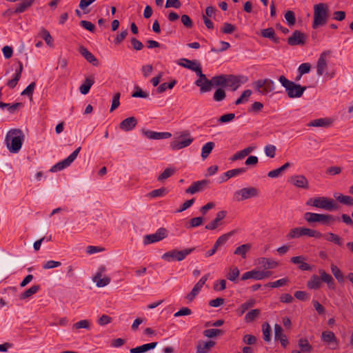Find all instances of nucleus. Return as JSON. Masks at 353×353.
Masks as SVG:
<instances>
[{
    "instance_id": "23",
    "label": "nucleus",
    "mask_w": 353,
    "mask_h": 353,
    "mask_svg": "<svg viewBox=\"0 0 353 353\" xmlns=\"http://www.w3.org/2000/svg\"><path fill=\"white\" fill-rule=\"evenodd\" d=\"M22 71H23V64L21 61H19V68L16 70L14 77L7 82V85L10 89H13L17 86L19 81L21 79Z\"/></svg>"
},
{
    "instance_id": "11",
    "label": "nucleus",
    "mask_w": 353,
    "mask_h": 353,
    "mask_svg": "<svg viewBox=\"0 0 353 353\" xmlns=\"http://www.w3.org/2000/svg\"><path fill=\"white\" fill-rule=\"evenodd\" d=\"M168 236V230L165 228H160L154 234H147L143 237V243L148 245L159 242Z\"/></svg>"
},
{
    "instance_id": "33",
    "label": "nucleus",
    "mask_w": 353,
    "mask_h": 353,
    "mask_svg": "<svg viewBox=\"0 0 353 353\" xmlns=\"http://www.w3.org/2000/svg\"><path fill=\"white\" fill-rule=\"evenodd\" d=\"M199 63L196 60H189L185 58H182L178 61V64L185 68L193 70L195 66Z\"/></svg>"
},
{
    "instance_id": "50",
    "label": "nucleus",
    "mask_w": 353,
    "mask_h": 353,
    "mask_svg": "<svg viewBox=\"0 0 353 353\" xmlns=\"http://www.w3.org/2000/svg\"><path fill=\"white\" fill-rule=\"evenodd\" d=\"M255 304V301L254 299H250L245 303L241 304L240 307L238 308L237 312L239 315L243 314L249 308L252 307Z\"/></svg>"
},
{
    "instance_id": "10",
    "label": "nucleus",
    "mask_w": 353,
    "mask_h": 353,
    "mask_svg": "<svg viewBox=\"0 0 353 353\" xmlns=\"http://www.w3.org/2000/svg\"><path fill=\"white\" fill-rule=\"evenodd\" d=\"M259 190L254 187L243 188L234 194L237 201H242L252 197L258 196Z\"/></svg>"
},
{
    "instance_id": "58",
    "label": "nucleus",
    "mask_w": 353,
    "mask_h": 353,
    "mask_svg": "<svg viewBox=\"0 0 353 353\" xmlns=\"http://www.w3.org/2000/svg\"><path fill=\"white\" fill-rule=\"evenodd\" d=\"M236 27L234 25L225 22L223 24L221 31L223 34H232L236 30Z\"/></svg>"
},
{
    "instance_id": "30",
    "label": "nucleus",
    "mask_w": 353,
    "mask_h": 353,
    "mask_svg": "<svg viewBox=\"0 0 353 353\" xmlns=\"http://www.w3.org/2000/svg\"><path fill=\"white\" fill-rule=\"evenodd\" d=\"M332 123L330 119L321 118L311 121L307 126L310 127H329Z\"/></svg>"
},
{
    "instance_id": "61",
    "label": "nucleus",
    "mask_w": 353,
    "mask_h": 353,
    "mask_svg": "<svg viewBox=\"0 0 353 353\" xmlns=\"http://www.w3.org/2000/svg\"><path fill=\"white\" fill-rule=\"evenodd\" d=\"M167 193V190L165 188L156 189L149 192L148 196L151 198L160 197L164 196Z\"/></svg>"
},
{
    "instance_id": "53",
    "label": "nucleus",
    "mask_w": 353,
    "mask_h": 353,
    "mask_svg": "<svg viewBox=\"0 0 353 353\" xmlns=\"http://www.w3.org/2000/svg\"><path fill=\"white\" fill-rule=\"evenodd\" d=\"M263 328V338L266 342H269L271 340V327L270 325L265 322L262 325Z\"/></svg>"
},
{
    "instance_id": "39",
    "label": "nucleus",
    "mask_w": 353,
    "mask_h": 353,
    "mask_svg": "<svg viewBox=\"0 0 353 353\" xmlns=\"http://www.w3.org/2000/svg\"><path fill=\"white\" fill-rule=\"evenodd\" d=\"M215 146V143L214 142H208L206 143L201 149V157L203 159H205L208 157L210 154L212 152V150Z\"/></svg>"
},
{
    "instance_id": "59",
    "label": "nucleus",
    "mask_w": 353,
    "mask_h": 353,
    "mask_svg": "<svg viewBox=\"0 0 353 353\" xmlns=\"http://www.w3.org/2000/svg\"><path fill=\"white\" fill-rule=\"evenodd\" d=\"M176 83V80H173L170 83H163L157 88V92L162 93L167 89H172Z\"/></svg>"
},
{
    "instance_id": "51",
    "label": "nucleus",
    "mask_w": 353,
    "mask_h": 353,
    "mask_svg": "<svg viewBox=\"0 0 353 353\" xmlns=\"http://www.w3.org/2000/svg\"><path fill=\"white\" fill-rule=\"evenodd\" d=\"M203 286L199 285L198 283H196V285L194 286L191 292L187 294L186 299L189 301H192L196 297V296L199 293V292L201 290Z\"/></svg>"
},
{
    "instance_id": "17",
    "label": "nucleus",
    "mask_w": 353,
    "mask_h": 353,
    "mask_svg": "<svg viewBox=\"0 0 353 353\" xmlns=\"http://www.w3.org/2000/svg\"><path fill=\"white\" fill-rule=\"evenodd\" d=\"M306 258L303 256H293L290 259V262L298 265V268L302 271H310L312 270V266L305 263Z\"/></svg>"
},
{
    "instance_id": "54",
    "label": "nucleus",
    "mask_w": 353,
    "mask_h": 353,
    "mask_svg": "<svg viewBox=\"0 0 353 353\" xmlns=\"http://www.w3.org/2000/svg\"><path fill=\"white\" fill-rule=\"evenodd\" d=\"M289 282L290 281H289L288 278L285 277V278L279 279L274 282H270V283H267L265 285L271 287V288H279V287L288 285L289 283Z\"/></svg>"
},
{
    "instance_id": "63",
    "label": "nucleus",
    "mask_w": 353,
    "mask_h": 353,
    "mask_svg": "<svg viewBox=\"0 0 353 353\" xmlns=\"http://www.w3.org/2000/svg\"><path fill=\"white\" fill-rule=\"evenodd\" d=\"M251 94L252 91L250 90H244L241 97L235 101V104L239 105L245 101H247Z\"/></svg>"
},
{
    "instance_id": "13",
    "label": "nucleus",
    "mask_w": 353,
    "mask_h": 353,
    "mask_svg": "<svg viewBox=\"0 0 353 353\" xmlns=\"http://www.w3.org/2000/svg\"><path fill=\"white\" fill-rule=\"evenodd\" d=\"M210 181L203 179L194 182L188 188L185 190L187 194H195L196 192L202 191L205 187L210 184Z\"/></svg>"
},
{
    "instance_id": "1",
    "label": "nucleus",
    "mask_w": 353,
    "mask_h": 353,
    "mask_svg": "<svg viewBox=\"0 0 353 353\" xmlns=\"http://www.w3.org/2000/svg\"><path fill=\"white\" fill-rule=\"evenodd\" d=\"M24 135L20 129H12L7 133L6 143L10 152H18L22 145Z\"/></svg>"
},
{
    "instance_id": "60",
    "label": "nucleus",
    "mask_w": 353,
    "mask_h": 353,
    "mask_svg": "<svg viewBox=\"0 0 353 353\" xmlns=\"http://www.w3.org/2000/svg\"><path fill=\"white\" fill-rule=\"evenodd\" d=\"M40 35L45 40L47 45L49 46H52L53 39L47 30L43 28L40 32Z\"/></svg>"
},
{
    "instance_id": "15",
    "label": "nucleus",
    "mask_w": 353,
    "mask_h": 353,
    "mask_svg": "<svg viewBox=\"0 0 353 353\" xmlns=\"http://www.w3.org/2000/svg\"><path fill=\"white\" fill-rule=\"evenodd\" d=\"M226 214L227 212L225 210L218 212L215 219L205 225V229L208 230L216 229L219 225H222L221 221L225 217Z\"/></svg>"
},
{
    "instance_id": "45",
    "label": "nucleus",
    "mask_w": 353,
    "mask_h": 353,
    "mask_svg": "<svg viewBox=\"0 0 353 353\" xmlns=\"http://www.w3.org/2000/svg\"><path fill=\"white\" fill-rule=\"evenodd\" d=\"M224 331L221 329H208L203 331V335L208 338H214L216 336L223 335Z\"/></svg>"
},
{
    "instance_id": "19",
    "label": "nucleus",
    "mask_w": 353,
    "mask_h": 353,
    "mask_svg": "<svg viewBox=\"0 0 353 353\" xmlns=\"http://www.w3.org/2000/svg\"><path fill=\"white\" fill-rule=\"evenodd\" d=\"M143 134L150 139H165L171 137L170 132H157L149 130H143Z\"/></svg>"
},
{
    "instance_id": "62",
    "label": "nucleus",
    "mask_w": 353,
    "mask_h": 353,
    "mask_svg": "<svg viewBox=\"0 0 353 353\" xmlns=\"http://www.w3.org/2000/svg\"><path fill=\"white\" fill-rule=\"evenodd\" d=\"M226 97L225 92L222 88H218L216 90L213 99L215 101H223Z\"/></svg>"
},
{
    "instance_id": "46",
    "label": "nucleus",
    "mask_w": 353,
    "mask_h": 353,
    "mask_svg": "<svg viewBox=\"0 0 353 353\" xmlns=\"http://www.w3.org/2000/svg\"><path fill=\"white\" fill-rule=\"evenodd\" d=\"M260 314V310L254 309L248 312L245 316V321L246 323H251L259 317Z\"/></svg>"
},
{
    "instance_id": "41",
    "label": "nucleus",
    "mask_w": 353,
    "mask_h": 353,
    "mask_svg": "<svg viewBox=\"0 0 353 353\" xmlns=\"http://www.w3.org/2000/svg\"><path fill=\"white\" fill-rule=\"evenodd\" d=\"M251 245L249 243L243 244L236 248L234 252V254L240 255L243 259L246 258V253L250 250Z\"/></svg>"
},
{
    "instance_id": "22",
    "label": "nucleus",
    "mask_w": 353,
    "mask_h": 353,
    "mask_svg": "<svg viewBox=\"0 0 353 353\" xmlns=\"http://www.w3.org/2000/svg\"><path fill=\"white\" fill-rule=\"evenodd\" d=\"M329 52H323L321 54L316 64V73L319 76L323 75L325 70L327 68V61H326V54H327Z\"/></svg>"
},
{
    "instance_id": "37",
    "label": "nucleus",
    "mask_w": 353,
    "mask_h": 353,
    "mask_svg": "<svg viewBox=\"0 0 353 353\" xmlns=\"http://www.w3.org/2000/svg\"><path fill=\"white\" fill-rule=\"evenodd\" d=\"M321 284V282L320 277L317 275L314 274L310 277V280L307 282V287L309 289L317 290L320 288Z\"/></svg>"
},
{
    "instance_id": "21",
    "label": "nucleus",
    "mask_w": 353,
    "mask_h": 353,
    "mask_svg": "<svg viewBox=\"0 0 353 353\" xmlns=\"http://www.w3.org/2000/svg\"><path fill=\"white\" fill-rule=\"evenodd\" d=\"M79 52L88 62L92 63L94 66L99 65L98 59L84 46H81L79 48Z\"/></svg>"
},
{
    "instance_id": "57",
    "label": "nucleus",
    "mask_w": 353,
    "mask_h": 353,
    "mask_svg": "<svg viewBox=\"0 0 353 353\" xmlns=\"http://www.w3.org/2000/svg\"><path fill=\"white\" fill-rule=\"evenodd\" d=\"M274 89V81L271 79H265V84L263 88L261 90L262 94H267L273 91Z\"/></svg>"
},
{
    "instance_id": "24",
    "label": "nucleus",
    "mask_w": 353,
    "mask_h": 353,
    "mask_svg": "<svg viewBox=\"0 0 353 353\" xmlns=\"http://www.w3.org/2000/svg\"><path fill=\"white\" fill-rule=\"evenodd\" d=\"M94 83V77L90 75L86 77L83 83L79 87V91L82 94H87L92 85Z\"/></svg>"
},
{
    "instance_id": "43",
    "label": "nucleus",
    "mask_w": 353,
    "mask_h": 353,
    "mask_svg": "<svg viewBox=\"0 0 353 353\" xmlns=\"http://www.w3.org/2000/svg\"><path fill=\"white\" fill-rule=\"evenodd\" d=\"M227 74H221L219 76H215L212 79V85H220L222 87L226 86V80H227Z\"/></svg>"
},
{
    "instance_id": "18",
    "label": "nucleus",
    "mask_w": 353,
    "mask_h": 353,
    "mask_svg": "<svg viewBox=\"0 0 353 353\" xmlns=\"http://www.w3.org/2000/svg\"><path fill=\"white\" fill-rule=\"evenodd\" d=\"M137 124V119L134 117H130L123 120L119 123V128L125 132L134 129Z\"/></svg>"
},
{
    "instance_id": "8",
    "label": "nucleus",
    "mask_w": 353,
    "mask_h": 353,
    "mask_svg": "<svg viewBox=\"0 0 353 353\" xmlns=\"http://www.w3.org/2000/svg\"><path fill=\"white\" fill-rule=\"evenodd\" d=\"M195 250L194 248H187L183 250H172L171 251L164 253L162 256V259L167 261H181L185 257L192 253Z\"/></svg>"
},
{
    "instance_id": "40",
    "label": "nucleus",
    "mask_w": 353,
    "mask_h": 353,
    "mask_svg": "<svg viewBox=\"0 0 353 353\" xmlns=\"http://www.w3.org/2000/svg\"><path fill=\"white\" fill-rule=\"evenodd\" d=\"M251 279L254 280H260V271L252 270L251 271L246 272L242 275L241 278L242 281Z\"/></svg>"
},
{
    "instance_id": "12",
    "label": "nucleus",
    "mask_w": 353,
    "mask_h": 353,
    "mask_svg": "<svg viewBox=\"0 0 353 353\" xmlns=\"http://www.w3.org/2000/svg\"><path fill=\"white\" fill-rule=\"evenodd\" d=\"M307 35L300 30H294L290 37L288 38V43L289 46H304L306 43Z\"/></svg>"
},
{
    "instance_id": "48",
    "label": "nucleus",
    "mask_w": 353,
    "mask_h": 353,
    "mask_svg": "<svg viewBox=\"0 0 353 353\" xmlns=\"http://www.w3.org/2000/svg\"><path fill=\"white\" fill-rule=\"evenodd\" d=\"M321 339L324 342L332 343L334 342L336 343L337 339L334 332L331 331H325L322 332Z\"/></svg>"
},
{
    "instance_id": "7",
    "label": "nucleus",
    "mask_w": 353,
    "mask_h": 353,
    "mask_svg": "<svg viewBox=\"0 0 353 353\" xmlns=\"http://www.w3.org/2000/svg\"><path fill=\"white\" fill-rule=\"evenodd\" d=\"M194 141L188 130L180 132L178 138L170 142V147L173 150H178L190 145Z\"/></svg>"
},
{
    "instance_id": "32",
    "label": "nucleus",
    "mask_w": 353,
    "mask_h": 353,
    "mask_svg": "<svg viewBox=\"0 0 353 353\" xmlns=\"http://www.w3.org/2000/svg\"><path fill=\"white\" fill-rule=\"evenodd\" d=\"M214 345L215 342L213 341L199 343L196 347V351L199 353H208Z\"/></svg>"
},
{
    "instance_id": "55",
    "label": "nucleus",
    "mask_w": 353,
    "mask_h": 353,
    "mask_svg": "<svg viewBox=\"0 0 353 353\" xmlns=\"http://www.w3.org/2000/svg\"><path fill=\"white\" fill-rule=\"evenodd\" d=\"M299 346L301 348V351L303 352H310L312 347L309 343L307 339H301L299 340Z\"/></svg>"
},
{
    "instance_id": "44",
    "label": "nucleus",
    "mask_w": 353,
    "mask_h": 353,
    "mask_svg": "<svg viewBox=\"0 0 353 353\" xmlns=\"http://www.w3.org/2000/svg\"><path fill=\"white\" fill-rule=\"evenodd\" d=\"M240 272L237 267L230 268L226 277L228 280L236 283Z\"/></svg>"
},
{
    "instance_id": "16",
    "label": "nucleus",
    "mask_w": 353,
    "mask_h": 353,
    "mask_svg": "<svg viewBox=\"0 0 353 353\" xmlns=\"http://www.w3.org/2000/svg\"><path fill=\"white\" fill-rule=\"evenodd\" d=\"M289 182L296 187L303 189L309 188V183L306 177L303 175H295L290 177Z\"/></svg>"
},
{
    "instance_id": "3",
    "label": "nucleus",
    "mask_w": 353,
    "mask_h": 353,
    "mask_svg": "<svg viewBox=\"0 0 353 353\" xmlns=\"http://www.w3.org/2000/svg\"><path fill=\"white\" fill-rule=\"evenodd\" d=\"M279 82L285 88V92L290 98H299L307 89L306 86H301L295 82L288 80L285 76L281 75L279 78Z\"/></svg>"
},
{
    "instance_id": "47",
    "label": "nucleus",
    "mask_w": 353,
    "mask_h": 353,
    "mask_svg": "<svg viewBox=\"0 0 353 353\" xmlns=\"http://www.w3.org/2000/svg\"><path fill=\"white\" fill-rule=\"evenodd\" d=\"M331 272L336 278V279L339 282L342 283L344 281V276L341 270L334 264L331 265Z\"/></svg>"
},
{
    "instance_id": "56",
    "label": "nucleus",
    "mask_w": 353,
    "mask_h": 353,
    "mask_svg": "<svg viewBox=\"0 0 353 353\" xmlns=\"http://www.w3.org/2000/svg\"><path fill=\"white\" fill-rule=\"evenodd\" d=\"M285 19L290 27L294 26L296 23L295 14L292 10H288L285 14Z\"/></svg>"
},
{
    "instance_id": "52",
    "label": "nucleus",
    "mask_w": 353,
    "mask_h": 353,
    "mask_svg": "<svg viewBox=\"0 0 353 353\" xmlns=\"http://www.w3.org/2000/svg\"><path fill=\"white\" fill-rule=\"evenodd\" d=\"M174 168H167L165 170L158 176L159 181H163L175 173Z\"/></svg>"
},
{
    "instance_id": "49",
    "label": "nucleus",
    "mask_w": 353,
    "mask_h": 353,
    "mask_svg": "<svg viewBox=\"0 0 353 353\" xmlns=\"http://www.w3.org/2000/svg\"><path fill=\"white\" fill-rule=\"evenodd\" d=\"M39 285H32L29 289L21 294L20 299H25L31 296L32 295L36 294L39 291Z\"/></svg>"
},
{
    "instance_id": "2",
    "label": "nucleus",
    "mask_w": 353,
    "mask_h": 353,
    "mask_svg": "<svg viewBox=\"0 0 353 353\" xmlns=\"http://www.w3.org/2000/svg\"><path fill=\"white\" fill-rule=\"evenodd\" d=\"M329 17V8L327 3H319L314 6V19L312 28L316 29L326 24Z\"/></svg>"
},
{
    "instance_id": "27",
    "label": "nucleus",
    "mask_w": 353,
    "mask_h": 353,
    "mask_svg": "<svg viewBox=\"0 0 353 353\" xmlns=\"http://www.w3.org/2000/svg\"><path fill=\"white\" fill-rule=\"evenodd\" d=\"M241 81L240 77L233 74L227 76L226 86L230 87L232 91H235L240 86Z\"/></svg>"
},
{
    "instance_id": "34",
    "label": "nucleus",
    "mask_w": 353,
    "mask_h": 353,
    "mask_svg": "<svg viewBox=\"0 0 353 353\" xmlns=\"http://www.w3.org/2000/svg\"><path fill=\"white\" fill-rule=\"evenodd\" d=\"M23 107V103L17 102L13 104L6 103L0 101V108H7L10 113H14L18 110L19 108Z\"/></svg>"
},
{
    "instance_id": "9",
    "label": "nucleus",
    "mask_w": 353,
    "mask_h": 353,
    "mask_svg": "<svg viewBox=\"0 0 353 353\" xmlns=\"http://www.w3.org/2000/svg\"><path fill=\"white\" fill-rule=\"evenodd\" d=\"M81 148H77L70 156H68L64 160L57 163L54 165H53L50 171L52 172H55L59 170H61L67 167H68L77 158L79 152L81 151Z\"/></svg>"
},
{
    "instance_id": "28",
    "label": "nucleus",
    "mask_w": 353,
    "mask_h": 353,
    "mask_svg": "<svg viewBox=\"0 0 353 353\" xmlns=\"http://www.w3.org/2000/svg\"><path fill=\"white\" fill-rule=\"evenodd\" d=\"M157 345V342H152L150 343L143 344L142 345L131 348L130 350V353H143L150 350L154 349Z\"/></svg>"
},
{
    "instance_id": "26",
    "label": "nucleus",
    "mask_w": 353,
    "mask_h": 353,
    "mask_svg": "<svg viewBox=\"0 0 353 353\" xmlns=\"http://www.w3.org/2000/svg\"><path fill=\"white\" fill-rule=\"evenodd\" d=\"M259 264L265 270L276 268L279 263L272 259L261 257L259 259Z\"/></svg>"
},
{
    "instance_id": "36",
    "label": "nucleus",
    "mask_w": 353,
    "mask_h": 353,
    "mask_svg": "<svg viewBox=\"0 0 353 353\" xmlns=\"http://www.w3.org/2000/svg\"><path fill=\"white\" fill-rule=\"evenodd\" d=\"M334 196L339 203L346 205H353V198L352 196L343 195L341 193L335 194Z\"/></svg>"
},
{
    "instance_id": "14",
    "label": "nucleus",
    "mask_w": 353,
    "mask_h": 353,
    "mask_svg": "<svg viewBox=\"0 0 353 353\" xmlns=\"http://www.w3.org/2000/svg\"><path fill=\"white\" fill-rule=\"evenodd\" d=\"M232 234V232H230L227 234H224L219 236L217 240L216 241L215 243L214 244L213 248L206 252L205 253V257H209L214 254L218 249V248L226 243V241L228 240L229 236Z\"/></svg>"
},
{
    "instance_id": "38",
    "label": "nucleus",
    "mask_w": 353,
    "mask_h": 353,
    "mask_svg": "<svg viewBox=\"0 0 353 353\" xmlns=\"http://www.w3.org/2000/svg\"><path fill=\"white\" fill-rule=\"evenodd\" d=\"M22 2L19 3L14 10V13H22L32 6L34 0H21Z\"/></svg>"
},
{
    "instance_id": "5",
    "label": "nucleus",
    "mask_w": 353,
    "mask_h": 353,
    "mask_svg": "<svg viewBox=\"0 0 353 353\" xmlns=\"http://www.w3.org/2000/svg\"><path fill=\"white\" fill-rule=\"evenodd\" d=\"M303 236L320 239L323 237V234L315 230L304 227H297L291 229L286 235V238L288 239H292L300 238Z\"/></svg>"
},
{
    "instance_id": "25",
    "label": "nucleus",
    "mask_w": 353,
    "mask_h": 353,
    "mask_svg": "<svg viewBox=\"0 0 353 353\" xmlns=\"http://www.w3.org/2000/svg\"><path fill=\"white\" fill-rule=\"evenodd\" d=\"M195 84L200 87V91L201 93L209 92L212 88V80H209L206 77L205 79H198L195 81Z\"/></svg>"
},
{
    "instance_id": "42",
    "label": "nucleus",
    "mask_w": 353,
    "mask_h": 353,
    "mask_svg": "<svg viewBox=\"0 0 353 353\" xmlns=\"http://www.w3.org/2000/svg\"><path fill=\"white\" fill-rule=\"evenodd\" d=\"M290 166H291L290 163L287 162L285 164H283L281 167L269 172L268 174V176L270 178L278 177L282 172L285 171L286 169H288Z\"/></svg>"
},
{
    "instance_id": "20",
    "label": "nucleus",
    "mask_w": 353,
    "mask_h": 353,
    "mask_svg": "<svg viewBox=\"0 0 353 353\" xmlns=\"http://www.w3.org/2000/svg\"><path fill=\"white\" fill-rule=\"evenodd\" d=\"M274 339L276 341H280L281 345L283 347L289 344L287 336L283 333V328L279 324L274 325Z\"/></svg>"
},
{
    "instance_id": "6",
    "label": "nucleus",
    "mask_w": 353,
    "mask_h": 353,
    "mask_svg": "<svg viewBox=\"0 0 353 353\" xmlns=\"http://www.w3.org/2000/svg\"><path fill=\"white\" fill-rule=\"evenodd\" d=\"M304 219L310 224L318 222L323 225H328L339 219V218H336L333 215L328 214L305 212L304 214Z\"/></svg>"
},
{
    "instance_id": "31",
    "label": "nucleus",
    "mask_w": 353,
    "mask_h": 353,
    "mask_svg": "<svg viewBox=\"0 0 353 353\" xmlns=\"http://www.w3.org/2000/svg\"><path fill=\"white\" fill-rule=\"evenodd\" d=\"M255 147L254 146H249L236 153H235L231 158L230 160L232 161L239 160V159H243L244 157L250 154L254 150Z\"/></svg>"
},
{
    "instance_id": "64",
    "label": "nucleus",
    "mask_w": 353,
    "mask_h": 353,
    "mask_svg": "<svg viewBox=\"0 0 353 353\" xmlns=\"http://www.w3.org/2000/svg\"><path fill=\"white\" fill-rule=\"evenodd\" d=\"M79 24L82 28L90 31V32H94L96 30L95 26L90 21L82 20L79 22Z\"/></svg>"
},
{
    "instance_id": "4",
    "label": "nucleus",
    "mask_w": 353,
    "mask_h": 353,
    "mask_svg": "<svg viewBox=\"0 0 353 353\" xmlns=\"http://www.w3.org/2000/svg\"><path fill=\"white\" fill-rule=\"evenodd\" d=\"M306 205L330 212L337 210L339 208L338 204L334 199L325 196L310 198L307 201Z\"/></svg>"
},
{
    "instance_id": "35",
    "label": "nucleus",
    "mask_w": 353,
    "mask_h": 353,
    "mask_svg": "<svg viewBox=\"0 0 353 353\" xmlns=\"http://www.w3.org/2000/svg\"><path fill=\"white\" fill-rule=\"evenodd\" d=\"M323 236H324L327 241L332 242L339 246H341L343 244V239L334 233L329 232L327 234H323Z\"/></svg>"
},
{
    "instance_id": "29",
    "label": "nucleus",
    "mask_w": 353,
    "mask_h": 353,
    "mask_svg": "<svg viewBox=\"0 0 353 353\" xmlns=\"http://www.w3.org/2000/svg\"><path fill=\"white\" fill-rule=\"evenodd\" d=\"M321 282L323 281L327 284V286L330 289L335 288V282L332 276L325 272L323 270H319Z\"/></svg>"
}]
</instances>
